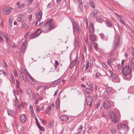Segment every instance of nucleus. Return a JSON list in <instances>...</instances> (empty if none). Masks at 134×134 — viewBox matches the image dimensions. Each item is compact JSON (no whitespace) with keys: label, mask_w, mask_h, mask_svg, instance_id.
Instances as JSON below:
<instances>
[{"label":"nucleus","mask_w":134,"mask_h":134,"mask_svg":"<svg viewBox=\"0 0 134 134\" xmlns=\"http://www.w3.org/2000/svg\"><path fill=\"white\" fill-rule=\"evenodd\" d=\"M52 19L48 20L43 25V27L48 31H49L53 29L54 26L53 23L52 21Z\"/></svg>","instance_id":"1"},{"label":"nucleus","mask_w":134,"mask_h":134,"mask_svg":"<svg viewBox=\"0 0 134 134\" xmlns=\"http://www.w3.org/2000/svg\"><path fill=\"white\" fill-rule=\"evenodd\" d=\"M131 69L128 65L125 66L122 70V72L124 75L126 76L129 75L131 71Z\"/></svg>","instance_id":"2"},{"label":"nucleus","mask_w":134,"mask_h":134,"mask_svg":"<svg viewBox=\"0 0 134 134\" xmlns=\"http://www.w3.org/2000/svg\"><path fill=\"white\" fill-rule=\"evenodd\" d=\"M71 21L72 24L73 32H75L77 31L78 34H79V27L78 24L77 23H76L72 19H71Z\"/></svg>","instance_id":"3"},{"label":"nucleus","mask_w":134,"mask_h":134,"mask_svg":"<svg viewBox=\"0 0 134 134\" xmlns=\"http://www.w3.org/2000/svg\"><path fill=\"white\" fill-rule=\"evenodd\" d=\"M117 128L118 129H121L125 132L127 131L128 130L127 126L125 124L120 123L118 125Z\"/></svg>","instance_id":"4"},{"label":"nucleus","mask_w":134,"mask_h":134,"mask_svg":"<svg viewBox=\"0 0 134 134\" xmlns=\"http://www.w3.org/2000/svg\"><path fill=\"white\" fill-rule=\"evenodd\" d=\"M120 40L119 36L118 35H116L115 37V41L114 43L113 49L115 50L118 47L119 42Z\"/></svg>","instance_id":"5"},{"label":"nucleus","mask_w":134,"mask_h":134,"mask_svg":"<svg viewBox=\"0 0 134 134\" xmlns=\"http://www.w3.org/2000/svg\"><path fill=\"white\" fill-rule=\"evenodd\" d=\"M110 116L112 121L113 122L117 123L119 121V119L115 113H110Z\"/></svg>","instance_id":"6"},{"label":"nucleus","mask_w":134,"mask_h":134,"mask_svg":"<svg viewBox=\"0 0 134 134\" xmlns=\"http://www.w3.org/2000/svg\"><path fill=\"white\" fill-rule=\"evenodd\" d=\"M93 100V97L91 96H87L86 98V103L87 105L91 106Z\"/></svg>","instance_id":"7"},{"label":"nucleus","mask_w":134,"mask_h":134,"mask_svg":"<svg viewBox=\"0 0 134 134\" xmlns=\"http://www.w3.org/2000/svg\"><path fill=\"white\" fill-rule=\"evenodd\" d=\"M103 104L104 108L105 109H109L111 107L110 103L107 100H105L103 103Z\"/></svg>","instance_id":"8"},{"label":"nucleus","mask_w":134,"mask_h":134,"mask_svg":"<svg viewBox=\"0 0 134 134\" xmlns=\"http://www.w3.org/2000/svg\"><path fill=\"white\" fill-rule=\"evenodd\" d=\"M59 119L62 121L65 122L68 121L69 118L66 116L62 115L60 116Z\"/></svg>","instance_id":"9"},{"label":"nucleus","mask_w":134,"mask_h":134,"mask_svg":"<svg viewBox=\"0 0 134 134\" xmlns=\"http://www.w3.org/2000/svg\"><path fill=\"white\" fill-rule=\"evenodd\" d=\"M13 9V8L11 7H8L4 10L3 12L5 14H9L10 13Z\"/></svg>","instance_id":"10"},{"label":"nucleus","mask_w":134,"mask_h":134,"mask_svg":"<svg viewBox=\"0 0 134 134\" xmlns=\"http://www.w3.org/2000/svg\"><path fill=\"white\" fill-rule=\"evenodd\" d=\"M20 119L21 123L25 122L26 120V117L25 115L23 114H21L20 115Z\"/></svg>","instance_id":"11"},{"label":"nucleus","mask_w":134,"mask_h":134,"mask_svg":"<svg viewBox=\"0 0 134 134\" xmlns=\"http://www.w3.org/2000/svg\"><path fill=\"white\" fill-rule=\"evenodd\" d=\"M88 30L90 34H91L93 33L94 28L93 23H91L90 24Z\"/></svg>","instance_id":"12"},{"label":"nucleus","mask_w":134,"mask_h":134,"mask_svg":"<svg viewBox=\"0 0 134 134\" xmlns=\"http://www.w3.org/2000/svg\"><path fill=\"white\" fill-rule=\"evenodd\" d=\"M83 91L85 93H86L88 94H91L92 93V90L89 88H86Z\"/></svg>","instance_id":"13"},{"label":"nucleus","mask_w":134,"mask_h":134,"mask_svg":"<svg viewBox=\"0 0 134 134\" xmlns=\"http://www.w3.org/2000/svg\"><path fill=\"white\" fill-rule=\"evenodd\" d=\"M42 16V12L41 11H39L36 14V18L37 19H41Z\"/></svg>","instance_id":"14"},{"label":"nucleus","mask_w":134,"mask_h":134,"mask_svg":"<svg viewBox=\"0 0 134 134\" xmlns=\"http://www.w3.org/2000/svg\"><path fill=\"white\" fill-rule=\"evenodd\" d=\"M105 91L108 94H110L113 91L112 88L111 87H108L106 88Z\"/></svg>","instance_id":"15"},{"label":"nucleus","mask_w":134,"mask_h":134,"mask_svg":"<svg viewBox=\"0 0 134 134\" xmlns=\"http://www.w3.org/2000/svg\"><path fill=\"white\" fill-rule=\"evenodd\" d=\"M89 67L90 64L89 62L88 61L87 62L86 65H83L82 68L83 71L84 70L85 71L86 70H87Z\"/></svg>","instance_id":"16"},{"label":"nucleus","mask_w":134,"mask_h":134,"mask_svg":"<svg viewBox=\"0 0 134 134\" xmlns=\"http://www.w3.org/2000/svg\"><path fill=\"white\" fill-rule=\"evenodd\" d=\"M105 23L106 25L109 27H112L113 26L114 30H115V27L114 26H113L112 23L110 21H106Z\"/></svg>","instance_id":"17"},{"label":"nucleus","mask_w":134,"mask_h":134,"mask_svg":"<svg viewBox=\"0 0 134 134\" xmlns=\"http://www.w3.org/2000/svg\"><path fill=\"white\" fill-rule=\"evenodd\" d=\"M23 15H20L19 16L17 19V20L19 22H22L23 21Z\"/></svg>","instance_id":"18"},{"label":"nucleus","mask_w":134,"mask_h":134,"mask_svg":"<svg viewBox=\"0 0 134 134\" xmlns=\"http://www.w3.org/2000/svg\"><path fill=\"white\" fill-rule=\"evenodd\" d=\"M90 40L93 41H94L96 39V36L94 35H90Z\"/></svg>","instance_id":"19"},{"label":"nucleus","mask_w":134,"mask_h":134,"mask_svg":"<svg viewBox=\"0 0 134 134\" xmlns=\"http://www.w3.org/2000/svg\"><path fill=\"white\" fill-rule=\"evenodd\" d=\"M26 49V47L25 45V43H23V45L21 46V52L24 53V52Z\"/></svg>","instance_id":"20"},{"label":"nucleus","mask_w":134,"mask_h":134,"mask_svg":"<svg viewBox=\"0 0 134 134\" xmlns=\"http://www.w3.org/2000/svg\"><path fill=\"white\" fill-rule=\"evenodd\" d=\"M79 9L80 10L81 13H82L83 10V4L81 3L79 4Z\"/></svg>","instance_id":"21"},{"label":"nucleus","mask_w":134,"mask_h":134,"mask_svg":"<svg viewBox=\"0 0 134 134\" xmlns=\"http://www.w3.org/2000/svg\"><path fill=\"white\" fill-rule=\"evenodd\" d=\"M97 14V10H94L93 11L92 13H91V15L93 17H94L95 16V15Z\"/></svg>","instance_id":"22"},{"label":"nucleus","mask_w":134,"mask_h":134,"mask_svg":"<svg viewBox=\"0 0 134 134\" xmlns=\"http://www.w3.org/2000/svg\"><path fill=\"white\" fill-rule=\"evenodd\" d=\"M76 61L77 60L75 59L72 62L71 64L70 65V67L72 68L74 66L76 63Z\"/></svg>","instance_id":"23"},{"label":"nucleus","mask_w":134,"mask_h":134,"mask_svg":"<svg viewBox=\"0 0 134 134\" xmlns=\"http://www.w3.org/2000/svg\"><path fill=\"white\" fill-rule=\"evenodd\" d=\"M51 109V107L50 105L47 108V109L46 110V112L47 114H50V111Z\"/></svg>","instance_id":"24"},{"label":"nucleus","mask_w":134,"mask_h":134,"mask_svg":"<svg viewBox=\"0 0 134 134\" xmlns=\"http://www.w3.org/2000/svg\"><path fill=\"white\" fill-rule=\"evenodd\" d=\"M37 35H36V33H35L32 34L30 36V37L31 39H32L34 38H35L37 37Z\"/></svg>","instance_id":"25"},{"label":"nucleus","mask_w":134,"mask_h":134,"mask_svg":"<svg viewBox=\"0 0 134 134\" xmlns=\"http://www.w3.org/2000/svg\"><path fill=\"white\" fill-rule=\"evenodd\" d=\"M59 65V63L57 60L55 61V63L54 64V67L55 69H56Z\"/></svg>","instance_id":"26"},{"label":"nucleus","mask_w":134,"mask_h":134,"mask_svg":"<svg viewBox=\"0 0 134 134\" xmlns=\"http://www.w3.org/2000/svg\"><path fill=\"white\" fill-rule=\"evenodd\" d=\"M41 31L40 29L37 30L35 32V33H36L37 36H38L41 33Z\"/></svg>","instance_id":"27"},{"label":"nucleus","mask_w":134,"mask_h":134,"mask_svg":"<svg viewBox=\"0 0 134 134\" xmlns=\"http://www.w3.org/2000/svg\"><path fill=\"white\" fill-rule=\"evenodd\" d=\"M2 74L4 75V76H5L6 75V72H5L4 70H0V75H2Z\"/></svg>","instance_id":"28"},{"label":"nucleus","mask_w":134,"mask_h":134,"mask_svg":"<svg viewBox=\"0 0 134 134\" xmlns=\"http://www.w3.org/2000/svg\"><path fill=\"white\" fill-rule=\"evenodd\" d=\"M30 110L32 115L33 116L34 115H35V114H34L33 108L32 106L31 105H30Z\"/></svg>","instance_id":"29"},{"label":"nucleus","mask_w":134,"mask_h":134,"mask_svg":"<svg viewBox=\"0 0 134 134\" xmlns=\"http://www.w3.org/2000/svg\"><path fill=\"white\" fill-rule=\"evenodd\" d=\"M60 78L58 79L57 80L52 82V83H53V84L55 83V84H56V85H57V84H58L59 83L60 81L59 80H60Z\"/></svg>","instance_id":"30"},{"label":"nucleus","mask_w":134,"mask_h":134,"mask_svg":"<svg viewBox=\"0 0 134 134\" xmlns=\"http://www.w3.org/2000/svg\"><path fill=\"white\" fill-rule=\"evenodd\" d=\"M27 94L28 95H30L32 93V91L31 89L29 88H27L26 89Z\"/></svg>","instance_id":"31"},{"label":"nucleus","mask_w":134,"mask_h":134,"mask_svg":"<svg viewBox=\"0 0 134 134\" xmlns=\"http://www.w3.org/2000/svg\"><path fill=\"white\" fill-rule=\"evenodd\" d=\"M93 46L95 50L96 51H97L98 48L97 47V45L96 43H94L93 44Z\"/></svg>","instance_id":"32"},{"label":"nucleus","mask_w":134,"mask_h":134,"mask_svg":"<svg viewBox=\"0 0 134 134\" xmlns=\"http://www.w3.org/2000/svg\"><path fill=\"white\" fill-rule=\"evenodd\" d=\"M3 36H4V37L6 39L7 42H8L9 40H8V34H4V35H3Z\"/></svg>","instance_id":"33"},{"label":"nucleus","mask_w":134,"mask_h":134,"mask_svg":"<svg viewBox=\"0 0 134 134\" xmlns=\"http://www.w3.org/2000/svg\"><path fill=\"white\" fill-rule=\"evenodd\" d=\"M100 76V74L99 72L97 71L96 72L95 74V76L96 77H99Z\"/></svg>","instance_id":"34"},{"label":"nucleus","mask_w":134,"mask_h":134,"mask_svg":"<svg viewBox=\"0 0 134 134\" xmlns=\"http://www.w3.org/2000/svg\"><path fill=\"white\" fill-rule=\"evenodd\" d=\"M90 4L91 6L93 8H94V2L92 1H91L90 2Z\"/></svg>","instance_id":"35"},{"label":"nucleus","mask_w":134,"mask_h":134,"mask_svg":"<svg viewBox=\"0 0 134 134\" xmlns=\"http://www.w3.org/2000/svg\"><path fill=\"white\" fill-rule=\"evenodd\" d=\"M29 77L30 79L31 80H32L34 82V84H35L36 83V82L35 81H36L35 80L34 78L32 77L31 75L29 76Z\"/></svg>","instance_id":"36"},{"label":"nucleus","mask_w":134,"mask_h":134,"mask_svg":"<svg viewBox=\"0 0 134 134\" xmlns=\"http://www.w3.org/2000/svg\"><path fill=\"white\" fill-rule=\"evenodd\" d=\"M111 132L113 134H115L116 133V131L113 128L110 129Z\"/></svg>","instance_id":"37"},{"label":"nucleus","mask_w":134,"mask_h":134,"mask_svg":"<svg viewBox=\"0 0 134 134\" xmlns=\"http://www.w3.org/2000/svg\"><path fill=\"white\" fill-rule=\"evenodd\" d=\"M41 24L40 21V19H37V20L36 21L35 24V25L36 26H38Z\"/></svg>","instance_id":"38"},{"label":"nucleus","mask_w":134,"mask_h":134,"mask_svg":"<svg viewBox=\"0 0 134 134\" xmlns=\"http://www.w3.org/2000/svg\"><path fill=\"white\" fill-rule=\"evenodd\" d=\"M115 14L116 16H117L118 17V19L120 21L122 20V19L121 17L120 16H119V15L118 14H117L116 13H115Z\"/></svg>","instance_id":"39"},{"label":"nucleus","mask_w":134,"mask_h":134,"mask_svg":"<svg viewBox=\"0 0 134 134\" xmlns=\"http://www.w3.org/2000/svg\"><path fill=\"white\" fill-rule=\"evenodd\" d=\"M11 77L12 79V82L14 84L15 83V79L13 75L12 74L11 75Z\"/></svg>","instance_id":"40"},{"label":"nucleus","mask_w":134,"mask_h":134,"mask_svg":"<svg viewBox=\"0 0 134 134\" xmlns=\"http://www.w3.org/2000/svg\"><path fill=\"white\" fill-rule=\"evenodd\" d=\"M53 122H50L49 124L48 125V126L49 127H52L53 125Z\"/></svg>","instance_id":"41"},{"label":"nucleus","mask_w":134,"mask_h":134,"mask_svg":"<svg viewBox=\"0 0 134 134\" xmlns=\"http://www.w3.org/2000/svg\"><path fill=\"white\" fill-rule=\"evenodd\" d=\"M87 85L89 86V87L90 88V89H91V90H92L93 89V84H92L91 83H90V84L89 85L88 83H87Z\"/></svg>","instance_id":"42"},{"label":"nucleus","mask_w":134,"mask_h":134,"mask_svg":"<svg viewBox=\"0 0 134 134\" xmlns=\"http://www.w3.org/2000/svg\"><path fill=\"white\" fill-rule=\"evenodd\" d=\"M131 65L134 67V58L131 59Z\"/></svg>","instance_id":"43"},{"label":"nucleus","mask_w":134,"mask_h":134,"mask_svg":"<svg viewBox=\"0 0 134 134\" xmlns=\"http://www.w3.org/2000/svg\"><path fill=\"white\" fill-rule=\"evenodd\" d=\"M25 6V4L24 3H22L21 4V5L20 4V5L19 7V8L20 9H22Z\"/></svg>","instance_id":"44"},{"label":"nucleus","mask_w":134,"mask_h":134,"mask_svg":"<svg viewBox=\"0 0 134 134\" xmlns=\"http://www.w3.org/2000/svg\"><path fill=\"white\" fill-rule=\"evenodd\" d=\"M131 50L132 55L134 56V48L133 47H132L131 48Z\"/></svg>","instance_id":"45"},{"label":"nucleus","mask_w":134,"mask_h":134,"mask_svg":"<svg viewBox=\"0 0 134 134\" xmlns=\"http://www.w3.org/2000/svg\"><path fill=\"white\" fill-rule=\"evenodd\" d=\"M103 66L105 69H107L108 68L107 66L104 63L102 64Z\"/></svg>","instance_id":"46"},{"label":"nucleus","mask_w":134,"mask_h":134,"mask_svg":"<svg viewBox=\"0 0 134 134\" xmlns=\"http://www.w3.org/2000/svg\"><path fill=\"white\" fill-rule=\"evenodd\" d=\"M100 104V102H98L95 108H97L99 107Z\"/></svg>","instance_id":"47"},{"label":"nucleus","mask_w":134,"mask_h":134,"mask_svg":"<svg viewBox=\"0 0 134 134\" xmlns=\"http://www.w3.org/2000/svg\"><path fill=\"white\" fill-rule=\"evenodd\" d=\"M109 72L111 76H112L113 75V71L112 70H110V69H109Z\"/></svg>","instance_id":"48"},{"label":"nucleus","mask_w":134,"mask_h":134,"mask_svg":"<svg viewBox=\"0 0 134 134\" xmlns=\"http://www.w3.org/2000/svg\"><path fill=\"white\" fill-rule=\"evenodd\" d=\"M100 36L101 38L102 39H103L104 38V35L103 34H101L100 35Z\"/></svg>","instance_id":"49"},{"label":"nucleus","mask_w":134,"mask_h":134,"mask_svg":"<svg viewBox=\"0 0 134 134\" xmlns=\"http://www.w3.org/2000/svg\"><path fill=\"white\" fill-rule=\"evenodd\" d=\"M107 63L109 66H111V61L110 60L108 59V60Z\"/></svg>","instance_id":"50"},{"label":"nucleus","mask_w":134,"mask_h":134,"mask_svg":"<svg viewBox=\"0 0 134 134\" xmlns=\"http://www.w3.org/2000/svg\"><path fill=\"white\" fill-rule=\"evenodd\" d=\"M101 19V18L100 17H97L95 18V20H96L97 21H98L100 20Z\"/></svg>","instance_id":"51"},{"label":"nucleus","mask_w":134,"mask_h":134,"mask_svg":"<svg viewBox=\"0 0 134 134\" xmlns=\"http://www.w3.org/2000/svg\"><path fill=\"white\" fill-rule=\"evenodd\" d=\"M89 64L90 65V66H91L93 64V61L92 60H90L89 61Z\"/></svg>","instance_id":"52"},{"label":"nucleus","mask_w":134,"mask_h":134,"mask_svg":"<svg viewBox=\"0 0 134 134\" xmlns=\"http://www.w3.org/2000/svg\"><path fill=\"white\" fill-rule=\"evenodd\" d=\"M20 79L21 81H23L24 80V77L23 75H20Z\"/></svg>","instance_id":"53"},{"label":"nucleus","mask_w":134,"mask_h":134,"mask_svg":"<svg viewBox=\"0 0 134 134\" xmlns=\"http://www.w3.org/2000/svg\"><path fill=\"white\" fill-rule=\"evenodd\" d=\"M11 112V110H10V111H9V110H8L7 111V113H8V115H10V116H12V114H11V113H10Z\"/></svg>","instance_id":"54"},{"label":"nucleus","mask_w":134,"mask_h":134,"mask_svg":"<svg viewBox=\"0 0 134 134\" xmlns=\"http://www.w3.org/2000/svg\"><path fill=\"white\" fill-rule=\"evenodd\" d=\"M39 128L41 130L43 131L44 130V128L42 126H39Z\"/></svg>","instance_id":"55"},{"label":"nucleus","mask_w":134,"mask_h":134,"mask_svg":"<svg viewBox=\"0 0 134 134\" xmlns=\"http://www.w3.org/2000/svg\"><path fill=\"white\" fill-rule=\"evenodd\" d=\"M35 94L34 93H33L32 94V98L33 99H34L35 98Z\"/></svg>","instance_id":"56"},{"label":"nucleus","mask_w":134,"mask_h":134,"mask_svg":"<svg viewBox=\"0 0 134 134\" xmlns=\"http://www.w3.org/2000/svg\"><path fill=\"white\" fill-rule=\"evenodd\" d=\"M124 60H122V61L121 63V66H120V68H122V66H123V65H124Z\"/></svg>","instance_id":"57"},{"label":"nucleus","mask_w":134,"mask_h":134,"mask_svg":"<svg viewBox=\"0 0 134 134\" xmlns=\"http://www.w3.org/2000/svg\"><path fill=\"white\" fill-rule=\"evenodd\" d=\"M51 4L50 3H49L47 5V7L48 8H50L51 7Z\"/></svg>","instance_id":"58"},{"label":"nucleus","mask_w":134,"mask_h":134,"mask_svg":"<svg viewBox=\"0 0 134 134\" xmlns=\"http://www.w3.org/2000/svg\"><path fill=\"white\" fill-rule=\"evenodd\" d=\"M83 127L82 126V125H81L79 127L78 129L80 130H81L82 129H83Z\"/></svg>","instance_id":"59"},{"label":"nucleus","mask_w":134,"mask_h":134,"mask_svg":"<svg viewBox=\"0 0 134 134\" xmlns=\"http://www.w3.org/2000/svg\"><path fill=\"white\" fill-rule=\"evenodd\" d=\"M29 32H27L26 34L24 36L25 37L27 38V36L29 35Z\"/></svg>","instance_id":"60"},{"label":"nucleus","mask_w":134,"mask_h":134,"mask_svg":"<svg viewBox=\"0 0 134 134\" xmlns=\"http://www.w3.org/2000/svg\"><path fill=\"white\" fill-rule=\"evenodd\" d=\"M77 0L79 4H80L81 3H82V0Z\"/></svg>","instance_id":"61"},{"label":"nucleus","mask_w":134,"mask_h":134,"mask_svg":"<svg viewBox=\"0 0 134 134\" xmlns=\"http://www.w3.org/2000/svg\"><path fill=\"white\" fill-rule=\"evenodd\" d=\"M13 93L14 95L15 96H16V92L15 91V89H13Z\"/></svg>","instance_id":"62"},{"label":"nucleus","mask_w":134,"mask_h":134,"mask_svg":"<svg viewBox=\"0 0 134 134\" xmlns=\"http://www.w3.org/2000/svg\"><path fill=\"white\" fill-rule=\"evenodd\" d=\"M14 76L16 77L17 76V72L15 70L14 71Z\"/></svg>","instance_id":"63"},{"label":"nucleus","mask_w":134,"mask_h":134,"mask_svg":"<svg viewBox=\"0 0 134 134\" xmlns=\"http://www.w3.org/2000/svg\"><path fill=\"white\" fill-rule=\"evenodd\" d=\"M26 25H27V24H25V23L24 24L22 25V28H24L25 27V26H26Z\"/></svg>","instance_id":"64"}]
</instances>
